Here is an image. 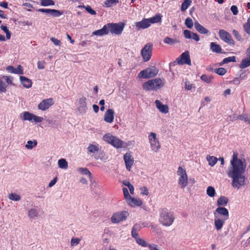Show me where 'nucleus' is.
Returning <instances> with one entry per match:
<instances>
[{
	"mask_svg": "<svg viewBox=\"0 0 250 250\" xmlns=\"http://www.w3.org/2000/svg\"><path fill=\"white\" fill-rule=\"evenodd\" d=\"M238 155L237 152H233L227 174L232 179V186L239 189L246 184V177L243 174L246 171L247 164L246 160L238 158Z\"/></svg>",
	"mask_w": 250,
	"mask_h": 250,
	"instance_id": "nucleus-1",
	"label": "nucleus"
},
{
	"mask_svg": "<svg viewBox=\"0 0 250 250\" xmlns=\"http://www.w3.org/2000/svg\"><path fill=\"white\" fill-rule=\"evenodd\" d=\"M175 219L173 213L169 211L167 208H163L159 210V222L164 226H171Z\"/></svg>",
	"mask_w": 250,
	"mask_h": 250,
	"instance_id": "nucleus-2",
	"label": "nucleus"
},
{
	"mask_svg": "<svg viewBox=\"0 0 250 250\" xmlns=\"http://www.w3.org/2000/svg\"><path fill=\"white\" fill-rule=\"evenodd\" d=\"M165 84V79L158 78L144 83L143 84V88L146 91H157L163 87Z\"/></svg>",
	"mask_w": 250,
	"mask_h": 250,
	"instance_id": "nucleus-3",
	"label": "nucleus"
},
{
	"mask_svg": "<svg viewBox=\"0 0 250 250\" xmlns=\"http://www.w3.org/2000/svg\"><path fill=\"white\" fill-rule=\"evenodd\" d=\"M104 140L116 148L124 147L125 142L116 136L110 133H107L103 136Z\"/></svg>",
	"mask_w": 250,
	"mask_h": 250,
	"instance_id": "nucleus-4",
	"label": "nucleus"
},
{
	"mask_svg": "<svg viewBox=\"0 0 250 250\" xmlns=\"http://www.w3.org/2000/svg\"><path fill=\"white\" fill-rule=\"evenodd\" d=\"M125 25V23L121 22L106 24L109 33L110 32L112 34H115L116 35L121 34L124 30Z\"/></svg>",
	"mask_w": 250,
	"mask_h": 250,
	"instance_id": "nucleus-5",
	"label": "nucleus"
},
{
	"mask_svg": "<svg viewBox=\"0 0 250 250\" xmlns=\"http://www.w3.org/2000/svg\"><path fill=\"white\" fill-rule=\"evenodd\" d=\"M153 50V44L149 42L146 43L142 49L141 54L143 58V61L148 62L151 59Z\"/></svg>",
	"mask_w": 250,
	"mask_h": 250,
	"instance_id": "nucleus-6",
	"label": "nucleus"
},
{
	"mask_svg": "<svg viewBox=\"0 0 250 250\" xmlns=\"http://www.w3.org/2000/svg\"><path fill=\"white\" fill-rule=\"evenodd\" d=\"M158 73V70L156 67L153 66L152 67H148L145 70L141 71L138 74L139 78L148 79L155 77Z\"/></svg>",
	"mask_w": 250,
	"mask_h": 250,
	"instance_id": "nucleus-7",
	"label": "nucleus"
},
{
	"mask_svg": "<svg viewBox=\"0 0 250 250\" xmlns=\"http://www.w3.org/2000/svg\"><path fill=\"white\" fill-rule=\"evenodd\" d=\"M21 118L22 121H32L35 123L42 122L43 118L31 113L28 111H24L21 114Z\"/></svg>",
	"mask_w": 250,
	"mask_h": 250,
	"instance_id": "nucleus-8",
	"label": "nucleus"
},
{
	"mask_svg": "<svg viewBox=\"0 0 250 250\" xmlns=\"http://www.w3.org/2000/svg\"><path fill=\"white\" fill-rule=\"evenodd\" d=\"M177 174L179 176L178 179V184L181 186L182 188H185L188 185V175L185 169L181 167H178Z\"/></svg>",
	"mask_w": 250,
	"mask_h": 250,
	"instance_id": "nucleus-9",
	"label": "nucleus"
},
{
	"mask_svg": "<svg viewBox=\"0 0 250 250\" xmlns=\"http://www.w3.org/2000/svg\"><path fill=\"white\" fill-rule=\"evenodd\" d=\"M13 77L4 75L0 76V92H5L8 84H13Z\"/></svg>",
	"mask_w": 250,
	"mask_h": 250,
	"instance_id": "nucleus-10",
	"label": "nucleus"
},
{
	"mask_svg": "<svg viewBox=\"0 0 250 250\" xmlns=\"http://www.w3.org/2000/svg\"><path fill=\"white\" fill-rule=\"evenodd\" d=\"M148 139L151 150L155 152H157L160 148L161 146L156 138V134L151 132L148 136Z\"/></svg>",
	"mask_w": 250,
	"mask_h": 250,
	"instance_id": "nucleus-11",
	"label": "nucleus"
},
{
	"mask_svg": "<svg viewBox=\"0 0 250 250\" xmlns=\"http://www.w3.org/2000/svg\"><path fill=\"white\" fill-rule=\"evenodd\" d=\"M219 36L220 39L230 45H234L235 42L232 38L231 35L223 29H220L219 31Z\"/></svg>",
	"mask_w": 250,
	"mask_h": 250,
	"instance_id": "nucleus-12",
	"label": "nucleus"
},
{
	"mask_svg": "<svg viewBox=\"0 0 250 250\" xmlns=\"http://www.w3.org/2000/svg\"><path fill=\"white\" fill-rule=\"evenodd\" d=\"M54 104L53 98H50L43 100L39 104L38 107L42 111H45L48 109L51 106Z\"/></svg>",
	"mask_w": 250,
	"mask_h": 250,
	"instance_id": "nucleus-13",
	"label": "nucleus"
},
{
	"mask_svg": "<svg viewBox=\"0 0 250 250\" xmlns=\"http://www.w3.org/2000/svg\"><path fill=\"white\" fill-rule=\"evenodd\" d=\"M126 213L127 212L126 211H122L113 214L111 218L112 222L113 223H117L121 221L125 220L126 218L125 215Z\"/></svg>",
	"mask_w": 250,
	"mask_h": 250,
	"instance_id": "nucleus-14",
	"label": "nucleus"
},
{
	"mask_svg": "<svg viewBox=\"0 0 250 250\" xmlns=\"http://www.w3.org/2000/svg\"><path fill=\"white\" fill-rule=\"evenodd\" d=\"M178 63L180 64H187L191 65V61L188 51H185L181 55L180 58L178 61Z\"/></svg>",
	"mask_w": 250,
	"mask_h": 250,
	"instance_id": "nucleus-15",
	"label": "nucleus"
},
{
	"mask_svg": "<svg viewBox=\"0 0 250 250\" xmlns=\"http://www.w3.org/2000/svg\"><path fill=\"white\" fill-rule=\"evenodd\" d=\"M38 11L50 14L54 17H58L63 14L62 11L51 9L40 8L38 10Z\"/></svg>",
	"mask_w": 250,
	"mask_h": 250,
	"instance_id": "nucleus-16",
	"label": "nucleus"
},
{
	"mask_svg": "<svg viewBox=\"0 0 250 250\" xmlns=\"http://www.w3.org/2000/svg\"><path fill=\"white\" fill-rule=\"evenodd\" d=\"M124 160L126 169L130 171L132 166L134 163V159L129 153H126L124 156Z\"/></svg>",
	"mask_w": 250,
	"mask_h": 250,
	"instance_id": "nucleus-17",
	"label": "nucleus"
},
{
	"mask_svg": "<svg viewBox=\"0 0 250 250\" xmlns=\"http://www.w3.org/2000/svg\"><path fill=\"white\" fill-rule=\"evenodd\" d=\"M135 26L138 30L146 29L150 26L148 19H143L141 21L135 22Z\"/></svg>",
	"mask_w": 250,
	"mask_h": 250,
	"instance_id": "nucleus-18",
	"label": "nucleus"
},
{
	"mask_svg": "<svg viewBox=\"0 0 250 250\" xmlns=\"http://www.w3.org/2000/svg\"><path fill=\"white\" fill-rule=\"evenodd\" d=\"M114 118V112L112 109H108L104 113V121L108 123H111L113 122Z\"/></svg>",
	"mask_w": 250,
	"mask_h": 250,
	"instance_id": "nucleus-19",
	"label": "nucleus"
},
{
	"mask_svg": "<svg viewBox=\"0 0 250 250\" xmlns=\"http://www.w3.org/2000/svg\"><path fill=\"white\" fill-rule=\"evenodd\" d=\"M156 107L159 109L160 112L163 113H167L169 111V108L167 105L163 104L159 100L155 101Z\"/></svg>",
	"mask_w": 250,
	"mask_h": 250,
	"instance_id": "nucleus-20",
	"label": "nucleus"
},
{
	"mask_svg": "<svg viewBox=\"0 0 250 250\" xmlns=\"http://www.w3.org/2000/svg\"><path fill=\"white\" fill-rule=\"evenodd\" d=\"M216 212L219 214L222 215V219L228 220L229 217V213L228 210L224 207H219L216 209Z\"/></svg>",
	"mask_w": 250,
	"mask_h": 250,
	"instance_id": "nucleus-21",
	"label": "nucleus"
},
{
	"mask_svg": "<svg viewBox=\"0 0 250 250\" xmlns=\"http://www.w3.org/2000/svg\"><path fill=\"white\" fill-rule=\"evenodd\" d=\"M86 99L85 97H82L79 99V104L78 107L79 110L81 112H85L86 108Z\"/></svg>",
	"mask_w": 250,
	"mask_h": 250,
	"instance_id": "nucleus-22",
	"label": "nucleus"
},
{
	"mask_svg": "<svg viewBox=\"0 0 250 250\" xmlns=\"http://www.w3.org/2000/svg\"><path fill=\"white\" fill-rule=\"evenodd\" d=\"M109 31L108 30V28L106 24L104 25L102 29L94 31L92 33V35L97 36H102L105 35H107Z\"/></svg>",
	"mask_w": 250,
	"mask_h": 250,
	"instance_id": "nucleus-23",
	"label": "nucleus"
},
{
	"mask_svg": "<svg viewBox=\"0 0 250 250\" xmlns=\"http://www.w3.org/2000/svg\"><path fill=\"white\" fill-rule=\"evenodd\" d=\"M20 79L21 83L24 87L29 88L32 86V81L29 79L24 76H20Z\"/></svg>",
	"mask_w": 250,
	"mask_h": 250,
	"instance_id": "nucleus-24",
	"label": "nucleus"
},
{
	"mask_svg": "<svg viewBox=\"0 0 250 250\" xmlns=\"http://www.w3.org/2000/svg\"><path fill=\"white\" fill-rule=\"evenodd\" d=\"M126 202L131 206H140L142 204V202L140 199L132 198V197L128 199Z\"/></svg>",
	"mask_w": 250,
	"mask_h": 250,
	"instance_id": "nucleus-25",
	"label": "nucleus"
},
{
	"mask_svg": "<svg viewBox=\"0 0 250 250\" xmlns=\"http://www.w3.org/2000/svg\"><path fill=\"white\" fill-rule=\"evenodd\" d=\"M226 220L222 218H215L214 220V226L217 230L222 229Z\"/></svg>",
	"mask_w": 250,
	"mask_h": 250,
	"instance_id": "nucleus-26",
	"label": "nucleus"
},
{
	"mask_svg": "<svg viewBox=\"0 0 250 250\" xmlns=\"http://www.w3.org/2000/svg\"><path fill=\"white\" fill-rule=\"evenodd\" d=\"M194 26L196 30L201 34H206L208 33V30L205 28L198 22H195Z\"/></svg>",
	"mask_w": 250,
	"mask_h": 250,
	"instance_id": "nucleus-27",
	"label": "nucleus"
},
{
	"mask_svg": "<svg viewBox=\"0 0 250 250\" xmlns=\"http://www.w3.org/2000/svg\"><path fill=\"white\" fill-rule=\"evenodd\" d=\"M88 153H95L100 150L99 145L90 144L87 148Z\"/></svg>",
	"mask_w": 250,
	"mask_h": 250,
	"instance_id": "nucleus-28",
	"label": "nucleus"
},
{
	"mask_svg": "<svg viewBox=\"0 0 250 250\" xmlns=\"http://www.w3.org/2000/svg\"><path fill=\"white\" fill-rule=\"evenodd\" d=\"M210 49L212 50V52L217 53H221L222 51L221 46L214 42H212L210 43Z\"/></svg>",
	"mask_w": 250,
	"mask_h": 250,
	"instance_id": "nucleus-29",
	"label": "nucleus"
},
{
	"mask_svg": "<svg viewBox=\"0 0 250 250\" xmlns=\"http://www.w3.org/2000/svg\"><path fill=\"white\" fill-rule=\"evenodd\" d=\"M250 66V57L247 56V58L242 60L239 67L241 69L245 68Z\"/></svg>",
	"mask_w": 250,
	"mask_h": 250,
	"instance_id": "nucleus-30",
	"label": "nucleus"
},
{
	"mask_svg": "<svg viewBox=\"0 0 250 250\" xmlns=\"http://www.w3.org/2000/svg\"><path fill=\"white\" fill-rule=\"evenodd\" d=\"M229 201L227 197L222 196L217 200V204L218 206H225L227 205Z\"/></svg>",
	"mask_w": 250,
	"mask_h": 250,
	"instance_id": "nucleus-31",
	"label": "nucleus"
},
{
	"mask_svg": "<svg viewBox=\"0 0 250 250\" xmlns=\"http://www.w3.org/2000/svg\"><path fill=\"white\" fill-rule=\"evenodd\" d=\"M162 16L161 15L159 14L152 18L148 19L150 22V24L151 25V23H155L160 22L162 20Z\"/></svg>",
	"mask_w": 250,
	"mask_h": 250,
	"instance_id": "nucleus-32",
	"label": "nucleus"
},
{
	"mask_svg": "<svg viewBox=\"0 0 250 250\" xmlns=\"http://www.w3.org/2000/svg\"><path fill=\"white\" fill-rule=\"evenodd\" d=\"M207 160L208 162V165L211 167L214 166L217 162L218 159L214 156H207Z\"/></svg>",
	"mask_w": 250,
	"mask_h": 250,
	"instance_id": "nucleus-33",
	"label": "nucleus"
},
{
	"mask_svg": "<svg viewBox=\"0 0 250 250\" xmlns=\"http://www.w3.org/2000/svg\"><path fill=\"white\" fill-rule=\"evenodd\" d=\"M164 42L166 44L172 45L176 43H178L179 41L176 39H172L168 37H166L164 40Z\"/></svg>",
	"mask_w": 250,
	"mask_h": 250,
	"instance_id": "nucleus-34",
	"label": "nucleus"
},
{
	"mask_svg": "<svg viewBox=\"0 0 250 250\" xmlns=\"http://www.w3.org/2000/svg\"><path fill=\"white\" fill-rule=\"evenodd\" d=\"M192 2V0H184L182 3L181 10L182 11H185L187 10Z\"/></svg>",
	"mask_w": 250,
	"mask_h": 250,
	"instance_id": "nucleus-35",
	"label": "nucleus"
},
{
	"mask_svg": "<svg viewBox=\"0 0 250 250\" xmlns=\"http://www.w3.org/2000/svg\"><path fill=\"white\" fill-rule=\"evenodd\" d=\"M236 62V57L235 56H231L227 58H224L221 62H220V64L221 65L228 63L230 62Z\"/></svg>",
	"mask_w": 250,
	"mask_h": 250,
	"instance_id": "nucleus-36",
	"label": "nucleus"
},
{
	"mask_svg": "<svg viewBox=\"0 0 250 250\" xmlns=\"http://www.w3.org/2000/svg\"><path fill=\"white\" fill-rule=\"evenodd\" d=\"M59 167L62 169H66L68 167V164L64 159H61L58 161Z\"/></svg>",
	"mask_w": 250,
	"mask_h": 250,
	"instance_id": "nucleus-37",
	"label": "nucleus"
},
{
	"mask_svg": "<svg viewBox=\"0 0 250 250\" xmlns=\"http://www.w3.org/2000/svg\"><path fill=\"white\" fill-rule=\"evenodd\" d=\"M37 145V142L34 140L33 141H28L25 145V147L28 149H31Z\"/></svg>",
	"mask_w": 250,
	"mask_h": 250,
	"instance_id": "nucleus-38",
	"label": "nucleus"
},
{
	"mask_svg": "<svg viewBox=\"0 0 250 250\" xmlns=\"http://www.w3.org/2000/svg\"><path fill=\"white\" fill-rule=\"evenodd\" d=\"M215 190L213 187L209 186L207 188V194L208 196L213 197L215 196Z\"/></svg>",
	"mask_w": 250,
	"mask_h": 250,
	"instance_id": "nucleus-39",
	"label": "nucleus"
},
{
	"mask_svg": "<svg viewBox=\"0 0 250 250\" xmlns=\"http://www.w3.org/2000/svg\"><path fill=\"white\" fill-rule=\"evenodd\" d=\"M243 28L244 31L249 35H250V17L248 18L247 21L244 24Z\"/></svg>",
	"mask_w": 250,
	"mask_h": 250,
	"instance_id": "nucleus-40",
	"label": "nucleus"
},
{
	"mask_svg": "<svg viewBox=\"0 0 250 250\" xmlns=\"http://www.w3.org/2000/svg\"><path fill=\"white\" fill-rule=\"evenodd\" d=\"M55 2L53 0H41V5L43 6L54 5Z\"/></svg>",
	"mask_w": 250,
	"mask_h": 250,
	"instance_id": "nucleus-41",
	"label": "nucleus"
},
{
	"mask_svg": "<svg viewBox=\"0 0 250 250\" xmlns=\"http://www.w3.org/2000/svg\"><path fill=\"white\" fill-rule=\"evenodd\" d=\"M238 119L244 121L248 124H250V117L247 114H242L238 117Z\"/></svg>",
	"mask_w": 250,
	"mask_h": 250,
	"instance_id": "nucleus-42",
	"label": "nucleus"
},
{
	"mask_svg": "<svg viewBox=\"0 0 250 250\" xmlns=\"http://www.w3.org/2000/svg\"><path fill=\"white\" fill-rule=\"evenodd\" d=\"M8 198L9 199L15 201H19L21 198L19 195L13 193L9 194L8 195Z\"/></svg>",
	"mask_w": 250,
	"mask_h": 250,
	"instance_id": "nucleus-43",
	"label": "nucleus"
},
{
	"mask_svg": "<svg viewBox=\"0 0 250 250\" xmlns=\"http://www.w3.org/2000/svg\"><path fill=\"white\" fill-rule=\"evenodd\" d=\"M214 72L220 76H223L227 73L226 70L223 67L215 69Z\"/></svg>",
	"mask_w": 250,
	"mask_h": 250,
	"instance_id": "nucleus-44",
	"label": "nucleus"
},
{
	"mask_svg": "<svg viewBox=\"0 0 250 250\" xmlns=\"http://www.w3.org/2000/svg\"><path fill=\"white\" fill-rule=\"evenodd\" d=\"M38 214V212L37 210L34 208L31 209L28 212V216L31 218L37 216Z\"/></svg>",
	"mask_w": 250,
	"mask_h": 250,
	"instance_id": "nucleus-45",
	"label": "nucleus"
},
{
	"mask_svg": "<svg viewBox=\"0 0 250 250\" xmlns=\"http://www.w3.org/2000/svg\"><path fill=\"white\" fill-rule=\"evenodd\" d=\"M0 28L3 30L6 34V37L7 39H10L11 37V33L7 28V27L3 25H1Z\"/></svg>",
	"mask_w": 250,
	"mask_h": 250,
	"instance_id": "nucleus-46",
	"label": "nucleus"
},
{
	"mask_svg": "<svg viewBox=\"0 0 250 250\" xmlns=\"http://www.w3.org/2000/svg\"><path fill=\"white\" fill-rule=\"evenodd\" d=\"M78 170L83 174L88 175L89 177L91 175V172L86 168H79Z\"/></svg>",
	"mask_w": 250,
	"mask_h": 250,
	"instance_id": "nucleus-47",
	"label": "nucleus"
},
{
	"mask_svg": "<svg viewBox=\"0 0 250 250\" xmlns=\"http://www.w3.org/2000/svg\"><path fill=\"white\" fill-rule=\"evenodd\" d=\"M185 24L188 28H191L193 27V23L191 19L188 18L186 19Z\"/></svg>",
	"mask_w": 250,
	"mask_h": 250,
	"instance_id": "nucleus-48",
	"label": "nucleus"
},
{
	"mask_svg": "<svg viewBox=\"0 0 250 250\" xmlns=\"http://www.w3.org/2000/svg\"><path fill=\"white\" fill-rule=\"evenodd\" d=\"M83 7L85 8V10L90 14L92 15H95L96 14V12L95 10H94L90 6L87 5L86 6H83Z\"/></svg>",
	"mask_w": 250,
	"mask_h": 250,
	"instance_id": "nucleus-49",
	"label": "nucleus"
},
{
	"mask_svg": "<svg viewBox=\"0 0 250 250\" xmlns=\"http://www.w3.org/2000/svg\"><path fill=\"white\" fill-rule=\"evenodd\" d=\"M232 34L233 36L235 37L236 40H237L239 41H242V38L241 36L240 35V34L237 30H233L232 31Z\"/></svg>",
	"mask_w": 250,
	"mask_h": 250,
	"instance_id": "nucleus-50",
	"label": "nucleus"
},
{
	"mask_svg": "<svg viewBox=\"0 0 250 250\" xmlns=\"http://www.w3.org/2000/svg\"><path fill=\"white\" fill-rule=\"evenodd\" d=\"M81 239L78 238H73L71 240V245L72 247L77 246L80 242Z\"/></svg>",
	"mask_w": 250,
	"mask_h": 250,
	"instance_id": "nucleus-51",
	"label": "nucleus"
},
{
	"mask_svg": "<svg viewBox=\"0 0 250 250\" xmlns=\"http://www.w3.org/2000/svg\"><path fill=\"white\" fill-rule=\"evenodd\" d=\"M123 191L125 198L126 201H127L131 196L129 194L128 189L126 188H123Z\"/></svg>",
	"mask_w": 250,
	"mask_h": 250,
	"instance_id": "nucleus-52",
	"label": "nucleus"
},
{
	"mask_svg": "<svg viewBox=\"0 0 250 250\" xmlns=\"http://www.w3.org/2000/svg\"><path fill=\"white\" fill-rule=\"evenodd\" d=\"M200 78L202 80V81H203L207 83H210L211 79L210 78L208 77V76L206 74H203L201 76Z\"/></svg>",
	"mask_w": 250,
	"mask_h": 250,
	"instance_id": "nucleus-53",
	"label": "nucleus"
},
{
	"mask_svg": "<svg viewBox=\"0 0 250 250\" xmlns=\"http://www.w3.org/2000/svg\"><path fill=\"white\" fill-rule=\"evenodd\" d=\"M141 193L143 195H148L149 194L148 190L146 187H143L140 188Z\"/></svg>",
	"mask_w": 250,
	"mask_h": 250,
	"instance_id": "nucleus-54",
	"label": "nucleus"
},
{
	"mask_svg": "<svg viewBox=\"0 0 250 250\" xmlns=\"http://www.w3.org/2000/svg\"><path fill=\"white\" fill-rule=\"evenodd\" d=\"M185 88L188 90H190L192 88L194 87L193 84L190 83L188 81H186L185 82Z\"/></svg>",
	"mask_w": 250,
	"mask_h": 250,
	"instance_id": "nucleus-55",
	"label": "nucleus"
},
{
	"mask_svg": "<svg viewBox=\"0 0 250 250\" xmlns=\"http://www.w3.org/2000/svg\"><path fill=\"white\" fill-rule=\"evenodd\" d=\"M192 33V32L188 30H185L184 31V35L186 39H191Z\"/></svg>",
	"mask_w": 250,
	"mask_h": 250,
	"instance_id": "nucleus-56",
	"label": "nucleus"
},
{
	"mask_svg": "<svg viewBox=\"0 0 250 250\" xmlns=\"http://www.w3.org/2000/svg\"><path fill=\"white\" fill-rule=\"evenodd\" d=\"M15 70L16 74L19 75L23 74V68L21 65H18L17 68H15Z\"/></svg>",
	"mask_w": 250,
	"mask_h": 250,
	"instance_id": "nucleus-57",
	"label": "nucleus"
},
{
	"mask_svg": "<svg viewBox=\"0 0 250 250\" xmlns=\"http://www.w3.org/2000/svg\"><path fill=\"white\" fill-rule=\"evenodd\" d=\"M131 234H132V237L135 239V240H136L137 238H139L138 233L137 232L136 229L134 227H133V228L132 229Z\"/></svg>",
	"mask_w": 250,
	"mask_h": 250,
	"instance_id": "nucleus-58",
	"label": "nucleus"
},
{
	"mask_svg": "<svg viewBox=\"0 0 250 250\" xmlns=\"http://www.w3.org/2000/svg\"><path fill=\"white\" fill-rule=\"evenodd\" d=\"M242 79H243V78L236 77L234 78L231 81H230V83H231L238 85L240 83V81Z\"/></svg>",
	"mask_w": 250,
	"mask_h": 250,
	"instance_id": "nucleus-59",
	"label": "nucleus"
},
{
	"mask_svg": "<svg viewBox=\"0 0 250 250\" xmlns=\"http://www.w3.org/2000/svg\"><path fill=\"white\" fill-rule=\"evenodd\" d=\"M230 10L234 15H237L238 13L237 7L235 5H232L231 6Z\"/></svg>",
	"mask_w": 250,
	"mask_h": 250,
	"instance_id": "nucleus-60",
	"label": "nucleus"
},
{
	"mask_svg": "<svg viewBox=\"0 0 250 250\" xmlns=\"http://www.w3.org/2000/svg\"><path fill=\"white\" fill-rule=\"evenodd\" d=\"M50 40L53 42V43L55 45L59 46L61 45V41L55 38L52 37L50 39Z\"/></svg>",
	"mask_w": 250,
	"mask_h": 250,
	"instance_id": "nucleus-61",
	"label": "nucleus"
},
{
	"mask_svg": "<svg viewBox=\"0 0 250 250\" xmlns=\"http://www.w3.org/2000/svg\"><path fill=\"white\" fill-rule=\"evenodd\" d=\"M115 3L112 0H106L104 1V4L106 7H110L112 6L113 4Z\"/></svg>",
	"mask_w": 250,
	"mask_h": 250,
	"instance_id": "nucleus-62",
	"label": "nucleus"
},
{
	"mask_svg": "<svg viewBox=\"0 0 250 250\" xmlns=\"http://www.w3.org/2000/svg\"><path fill=\"white\" fill-rule=\"evenodd\" d=\"M6 70L11 73L16 74L15 68L13 66H8L6 68Z\"/></svg>",
	"mask_w": 250,
	"mask_h": 250,
	"instance_id": "nucleus-63",
	"label": "nucleus"
},
{
	"mask_svg": "<svg viewBox=\"0 0 250 250\" xmlns=\"http://www.w3.org/2000/svg\"><path fill=\"white\" fill-rule=\"evenodd\" d=\"M44 61H38L37 63L38 68L40 69H42L44 68Z\"/></svg>",
	"mask_w": 250,
	"mask_h": 250,
	"instance_id": "nucleus-64",
	"label": "nucleus"
}]
</instances>
